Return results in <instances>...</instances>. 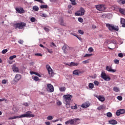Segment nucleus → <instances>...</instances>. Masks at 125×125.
<instances>
[{
  "instance_id": "obj_1",
  "label": "nucleus",
  "mask_w": 125,
  "mask_h": 125,
  "mask_svg": "<svg viewBox=\"0 0 125 125\" xmlns=\"http://www.w3.org/2000/svg\"><path fill=\"white\" fill-rule=\"evenodd\" d=\"M32 112L27 111L24 114H22L20 115L19 116H14L12 117L9 118V120H15V119H17V118H34L35 117V115L31 114Z\"/></svg>"
},
{
  "instance_id": "obj_2",
  "label": "nucleus",
  "mask_w": 125,
  "mask_h": 125,
  "mask_svg": "<svg viewBox=\"0 0 125 125\" xmlns=\"http://www.w3.org/2000/svg\"><path fill=\"white\" fill-rule=\"evenodd\" d=\"M106 27L108 28V30H110L111 32H113V31L118 32V31H119V27L118 26L112 25V24L109 23H106Z\"/></svg>"
},
{
  "instance_id": "obj_3",
  "label": "nucleus",
  "mask_w": 125,
  "mask_h": 125,
  "mask_svg": "<svg viewBox=\"0 0 125 125\" xmlns=\"http://www.w3.org/2000/svg\"><path fill=\"white\" fill-rule=\"evenodd\" d=\"M63 101L65 102V103H70L71 101H72V98H73V96L67 94V95H64L63 96Z\"/></svg>"
},
{
  "instance_id": "obj_4",
  "label": "nucleus",
  "mask_w": 125,
  "mask_h": 125,
  "mask_svg": "<svg viewBox=\"0 0 125 125\" xmlns=\"http://www.w3.org/2000/svg\"><path fill=\"white\" fill-rule=\"evenodd\" d=\"M101 77L102 79H103V80L106 82H109V81H111V78L109 77V76L107 75L105 72H102Z\"/></svg>"
},
{
  "instance_id": "obj_5",
  "label": "nucleus",
  "mask_w": 125,
  "mask_h": 125,
  "mask_svg": "<svg viewBox=\"0 0 125 125\" xmlns=\"http://www.w3.org/2000/svg\"><path fill=\"white\" fill-rule=\"evenodd\" d=\"M85 12V10L83 8L81 7L80 9L76 13H75L76 16H83L84 15V13Z\"/></svg>"
},
{
  "instance_id": "obj_6",
  "label": "nucleus",
  "mask_w": 125,
  "mask_h": 125,
  "mask_svg": "<svg viewBox=\"0 0 125 125\" xmlns=\"http://www.w3.org/2000/svg\"><path fill=\"white\" fill-rule=\"evenodd\" d=\"M27 25V23L25 22H20L18 23H16L15 27L16 29H22Z\"/></svg>"
},
{
  "instance_id": "obj_7",
  "label": "nucleus",
  "mask_w": 125,
  "mask_h": 125,
  "mask_svg": "<svg viewBox=\"0 0 125 125\" xmlns=\"http://www.w3.org/2000/svg\"><path fill=\"white\" fill-rule=\"evenodd\" d=\"M96 8L99 11H104L106 10V6L104 4H99L95 6Z\"/></svg>"
},
{
  "instance_id": "obj_8",
  "label": "nucleus",
  "mask_w": 125,
  "mask_h": 125,
  "mask_svg": "<svg viewBox=\"0 0 125 125\" xmlns=\"http://www.w3.org/2000/svg\"><path fill=\"white\" fill-rule=\"evenodd\" d=\"M46 90L48 92H54V87L53 85L50 83L47 84V87Z\"/></svg>"
},
{
  "instance_id": "obj_9",
  "label": "nucleus",
  "mask_w": 125,
  "mask_h": 125,
  "mask_svg": "<svg viewBox=\"0 0 125 125\" xmlns=\"http://www.w3.org/2000/svg\"><path fill=\"white\" fill-rule=\"evenodd\" d=\"M46 68L48 72V74L50 75L51 77H53V75L54 74V72H53V70H52V68L50 67V65L49 64H47L46 65Z\"/></svg>"
},
{
  "instance_id": "obj_10",
  "label": "nucleus",
  "mask_w": 125,
  "mask_h": 125,
  "mask_svg": "<svg viewBox=\"0 0 125 125\" xmlns=\"http://www.w3.org/2000/svg\"><path fill=\"white\" fill-rule=\"evenodd\" d=\"M62 49L63 50V53L66 54L68 53V50L70 49V47L67 45V44H64L63 46L62 47Z\"/></svg>"
},
{
  "instance_id": "obj_11",
  "label": "nucleus",
  "mask_w": 125,
  "mask_h": 125,
  "mask_svg": "<svg viewBox=\"0 0 125 125\" xmlns=\"http://www.w3.org/2000/svg\"><path fill=\"white\" fill-rule=\"evenodd\" d=\"M105 70H106L107 72H111V73H115V72H117V70L116 69H113L111 66H106Z\"/></svg>"
},
{
  "instance_id": "obj_12",
  "label": "nucleus",
  "mask_w": 125,
  "mask_h": 125,
  "mask_svg": "<svg viewBox=\"0 0 125 125\" xmlns=\"http://www.w3.org/2000/svg\"><path fill=\"white\" fill-rule=\"evenodd\" d=\"M125 109H120L116 111V115L117 116H120V115H122L123 114H125Z\"/></svg>"
},
{
  "instance_id": "obj_13",
  "label": "nucleus",
  "mask_w": 125,
  "mask_h": 125,
  "mask_svg": "<svg viewBox=\"0 0 125 125\" xmlns=\"http://www.w3.org/2000/svg\"><path fill=\"white\" fill-rule=\"evenodd\" d=\"M15 9L18 13H20V14H22V13H24L25 12L23 8H16Z\"/></svg>"
},
{
  "instance_id": "obj_14",
  "label": "nucleus",
  "mask_w": 125,
  "mask_h": 125,
  "mask_svg": "<svg viewBox=\"0 0 125 125\" xmlns=\"http://www.w3.org/2000/svg\"><path fill=\"white\" fill-rule=\"evenodd\" d=\"M95 97H96V98H98V99L99 100V101H101V102H104V101H105V98L103 96L96 95L95 96Z\"/></svg>"
},
{
  "instance_id": "obj_15",
  "label": "nucleus",
  "mask_w": 125,
  "mask_h": 125,
  "mask_svg": "<svg viewBox=\"0 0 125 125\" xmlns=\"http://www.w3.org/2000/svg\"><path fill=\"white\" fill-rule=\"evenodd\" d=\"M59 23L61 26H63L64 27H66L67 24L64 22V20L62 18H61L59 21Z\"/></svg>"
},
{
  "instance_id": "obj_16",
  "label": "nucleus",
  "mask_w": 125,
  "mask_h": 125,
  "mask_svg": "<svg viewBox=\"0 0 125 125\" xmlns=\"http://www.w3.org/2000/svg\"><path fill=\"white\" fill-rule=\"evenodd\" d=\"M21 79V75L17 74L15 76L14 81V82H19V81Z\"/></svg>"
},
{
  "instance_id": "obj_17",
  "label": "nucleus",
  "mask_w": 125,
  "mask_h": 125,
  "mask_svg": "<svg viewBox=\"0 0 125 125\" xmlns=\"http://www.w3.org/2000/svg\"><path fill=\"white\" fill-rule=\"evenodd\" d=\"M65 124L66 125H74V120H73V119L69 120L68 121H66Z\"/></svg>"
},
{
  "instance_id": "obj_18",
  "label": "nucleus",
  "mask_w": 125,
  "mask_h": 125,
  "mask_svg": "<svg viewBox=\"0 0 125 125\" xmlns=\"http://www.w3.org/2000/svg\"><path fill=\"white\" fill-rule=\"evenodd\" d=\"M72 120H73V125H79L80 122H78V121H81L80 118H75L72 119Z\"/></svg>"
},
{
  "instance_id": "obj_19",
  "label": "nucleus",
  "mask_w": 125,
  "mask_h": 125,
  "mask_svg": "<svg viewBox=\"0 0 125 125\" xmlns=\"http://www.w3.org/2000/svg\"><path fill=\"white\" fill-rule=\"evenodd\" d=\"M12 70L15 72H16L17 73H18L19 72V68L16 67V65H15V64H14L13 65Z\"/></svg>"
},
{
  "instance_id": "obj_20",
  "label": "nucleus",
  "mask_w": 125,
  "mask_h": 125,
  "mask_svg": "<svg viewBox=\"0 0 125 125\" xmlns=\"http://www.w3.org/2000/svg\"><path fill=\"white\" fill-rule=\"evenodd\" d=\"M121 24H122V27H123V28H125V19L121 18Z\"/></svg>"
},
{
  "instance_id": "obj_21",
  "label": "nucleus",
  "mask_w": 125,
  "mask_h": 125,
  "mask_svg": "<svg viewBox=\"0 0 125 125\" xmlns=\"http://www.w3.org/2000/svg\"><path fill=\"white\" fill-rule=\"evenodd\" d=\"M81 73H82V72H81V71L79 70H75L73 72V74L76 75H80V74H81Z\"/></svg>"
},
{
  "instance_id": "obj_22",
  "label": "nucleus",
  "mask_w": 125,
  "mask_h": 125,
  "mask_svg": "<svg viewBox=\"0 0 125 125\" xmlns=\"http://www.w3.org/2000/svg\"><path fill=\"white\" fill-rule=\"evenodd\" d=\"M119 11L121 14H123V15H125V9L120 8Z\"/></svg>"
},
{
  "instance_id": "obj_23",
  "label": "nucleus",
  "mask_w": 125,
  "mask_h": 125,
  "mask_svg": "<svg viewBox=\"0 0 125 125\" xmlns=\"http://www.w3.org/2000/svg\"><path fill=\"white\" fill-rule=\"evenodd\" d=\"M109 123L110 125H117L118 124V122L115 120L109 121Z\"/></svg>"
},
{
  "instance_id": "obj_24",
  "label": "nucleus",
  "mask_w": 125,
  "mask_h": 125,
  "mask_svg": "<svg viewBox=\"0 0 125 125\" xmlns=\"http://www.w3.org/2000/svg\"><path fill=\"white\" fill-rule=\"evenodd\" d=\"M117 2L119 4H125V0H117Z\"/></svg>"
},
{
  "instance_id": "obj_25",
  "label": "nucleus",
  "mask_w": 125,
  "mask_h": 125,
  "mask_svg": "<svg viewBox=\"0 0 125 125\" xmlns=\"http://www.w3.org/2000/svg\"><path fill=\"white\" fill-rule=\"evenodd\" d=\"M78 65H79V63H75L74 62H71L68 64V66H78Z\"/></svg>"
},
{
  "instance_id": "obj_26",
  "label": "nucleus",
  "mask_w": 125,
  "mask_h": 125,
  "mask_svg": "<svg viewBox=\"0 0 125 125\" xmlns=\"http://www.w3.org/2000/svg\"><path fill=\"white\" fill-rule=\"evenodd\" d=\"M81 107H82V108H88V107H89V105L87 104H83L81 105Z\"/></svg>"
},
{
  "instance_id": "obj_27",
  "label": "nucleus",
  "mask_w": 125,
  "mask_h": 125,
  "mask_svg": "<svg viewBox=\"0 0 125 125\" xmlns=\"http://www.w3.org/2000/svg\"><path fill=\"white\" fill-rule=\"evenodd\" d=\"M113 90H114V91H115V92H119L120 89L119 88H118L117 87H114Z\"/></svg>"
},
{
  "instance_id": "obj_28",
  "label": "nucleus",
  "mask_w": 125,
  "mask_h": 125,
  "mask_svg": "<svg viewBox=\"0 0 125 125\" xmlns=\"http://www.w3.org/2000/svg\"><path fill=\"white\" fill-rule=\"evenodd\" d=\"M71 109L72 110H77L78 109V106H77V104H75L74 106H71Z\"/></svg>"
},
{
  "instance_id": "obj_29",
  "label": "nucleus",
  "mask_w": 125,
  "mask_h": 125,
  "mask_svg": "<svg viewBox=\"0 0 125 125\" xmlns=\"http://www.w3.org/2000/svg\"><path fill=\"white\" fill-rule=\"evenodd\" d=\"M98 110H102L103 109H105V106H104V105H101L100 106H99L98 108H97Z\"/></svg>"
},
{
  "instance_id": "obj_30",
  "label": "nucleus",
  "mask_w": 125,
  "mask_h": 125,
  "mask_svg": "<svg viewBox=\"0 0 125 125\" xmlns=\"http://www.w3.org/2000/svg\"><path fill=\"white\" fill-rule=\"evenodd\" d=\"M60 90L62 92L65 91L66 90V88L65 87H60Z\"/></svg>"
},
{
  "instance_id": "obj_31",
  "label": "nucleus",
  "mask_w": 125,
  "mask_h": 125,
  "mask_svg": "<svg viewBox=\"0 0 125 125\" xmlns=\"http://www.w3.org/2000/svg\"><path fill=\"white\" fill-rule=\"evenodd\" d=\"M89 88H91V89H92V88H93V87H94V85L93 84V83H90L89 84Z\"/></svg>"
},
{
  "instance_id": "obj_32",
  "label": "nucleus",
  "mask_w": 125,
  "mask_h": 125,
  "mask_svg": "<svg viewBox=\"0 0 125 125\" xmlns=\"http://www.w3.org/2000/svg\"><path fill=\"white\" fill-rule=\"evenodd\" d=\"M33 10H35V11H39V7H38L37 6H34L33 7Z\"/></svg>"
},
{
  "instance_id": "obj_33",
  "label": "nucleus",
  "mask_w": 125,
  "mask_h": 125,
  "mask_svg": "<svg viewBox=\"0 0 125 125\" xmlns=\"http://www.w3.org/2000/svg\"><path fill=\"white\" fill-rule=\"evenodd\" d=\"M70 1H71V4L72 5H76L77 4V3L76 2V0H70Z\"/></svg>"
},
{
  "instance_id": "obj_34",
  "label": "nucleus",
  "mask_w": 125,
  "mask_h": 125,
  "mask_svg": "<svg viewBox=\"0 0 125 125\" xmlns=\"http://www.w3.org/2000/svg\"><path fill=\"white\" fill-rule=\"evenodd\" d=\"M14 58H16V55L11 56L9 57L10 60H13Z\"/></svg>"
},
{
  "instance_id": "obj_35",
  "label": "nucleus",
  "mask_w": 125,
  "mask_h": 125,
  "mask_svg": "<svg viewBox=\"0 0 125 125\" xmlns=\"http://www.w3.org/2000/svg\"><path fill=\"white\" fill-rule=\"evenodd\" d=\"M94 83L95 85H97V86H98L99 85V82L97 81H95L94 82Z\"/></svg>"
},
{
  "instance_id": "obj_36",
  "label": "nucleus",
  "mask_w": 125,
  "mask_h": 125,
  "mask_svg": "<svg viewBox=\"0 0 125 125\" xmlns=\"http://www.w3.org/2000/svg\"><path fill=\"white\" fill-rule=\"evenodd\" d=\"M88 50L89 52H93V50H94V49H93V48L91 47L88 48Z\"/></svg>"
},
{
  "instance_id": "obj_37",
  "label": "nucleus",
  "mask_w": 125,
  "mask_h": 125,
  "mask_svg": "<svg viewBox=\"0 0 125 125\" xmlns=\"http://www.w3.org/2000/svg\"><path fill=\"white\" fill-rule=\"evenodd\" d=\"M7 51H8V50H7V49H3L2 51V54H5V53H6V52H7Z\"/></svg>"
},
{
  "instance_id": "obj_38",
  "label": "nucleus",
  "mask_w": 125,
  "mask_h": 125,
  "mask_svg": "<svg viewBox=\"0 0 125 125\" xmlns=\"http://www.w3.org/2000/svg\"><path fill=\"white\" fill-rule=\"evenodd\" d=\"M90 56H92V54H86L84 57H90Z\"/></svg>"
},
{
  "instance_id": "obj_39",
  "label": "nucleus",
  "mask_w": 125,
  "mask_h": 125,
  "mask_svg": "<svg viewBox=\"0 0 125 125\" xmlns=\"http://www.w3.org/2000/svg\"><path fill=\"white\" fill-rule=\"evenodd\" d=\"M78 21L79 22H80V23H83V19L82 18H79Z\"/></svg>"
},
{
  "instance_id": "obj_40",
  "label": "nucleus",
  "mask_w": 125,
  "mask_h": 125,
  "mask_svg": "<svg viewBox=\"0 0 125 125\" xmlns=\"http://www.w3.org/2000/svg\"><path fill=\"white\" fill-rule=\"evenodd\" d=\"M112 115L111 112H108L107 113V117H108V118H111V117H112Z\"/></svg>"
},
{
  "instance_id": "obj_41",
  "label": "nucleus",
  "mask_w": 125,
  "mask_h": 125,
  "mask_svg": "<svg viewBox=\"0 0 125 125\" xmlns=\"http://www.w3.org/2000/svg\"><path fill=\"white\" fill-rule=\"evenodd\" d=\"M66 108H70L71 105H70V103H65Z\"/></svg>"
},
{
  "instance_id": "obj_42",
  "label": "nucleus",
  "mask_w": 125,
  "mask_h": 125,
  "mask_svg": "<svg viewBox=\"0 0 125 125\" xmlns=\"http://www.w3.org/2000/svg\"><path fill=\"white\" fill-rule=\"evenodd\" d=\"M33 79H34V81H36V82H38V81H39V77H38L36 76H34Z\"/></svg>"
},
{
  "instance_id": "obj_43",
  "label": "nucleus",
  "mask_w": 125,
  "mask_h": 125,
  "mask_svg": "<svg viewBox=\"0 0 125 125\" xmlns=\"http://www.w3.org/2000/svg\"><path fill=\"white\" fill-rule=\"evenodd\" d=\"M47 8V5H42L41 6V8L43 9V8Z\"/></svg>"
},
{
  "instance_id": "obj_44",
  "label": "nucleus",
  "mask_w": 125,
  "mask_h": 125,
  "mask_svg": "<svg viewBox=\"0 0 125 125\" xmlns=\"http://www.w3.org/2000/svg\"><path fill=\"white\" fill-rule=\"evenodd\" d=\"M117 99L119 100V101H122L123 100V97L121 96H119L117 97Z\"/></svg>"
},
{
  "instance_id": "obj_45",
  "label": "nucleus",
  "mask_w": 125,
  "mask_h": 125,
  "mask_svg": "<svg viewBox=\"0 0 125 125\" xmlns=\"http://www.w3.org/2000/svg\"><path fill=\"white\" fill-rule=\"evenodd\" d=\"M118 56L121 58H123L124 57V54H123V53H120L118 54Z\"/></svg>"
},
{
  "instance_id": "obj_46",
  "label": "nucleus",
  "mask_w": 125,
  "mask_h": 125,
  "mask_svg": "<svg viewBox=\"0 0 125 125\" xmlns=\"http://www.w3.org/2000/svg\"><path fill=\"white\" fill-rule=\"evenodd\" d=\"M78 33L80 34V35H83L84 32L82 30H78Z\"/></svg>"
},
{
  "instance_id": "obj_47",
  "label": "nucleus",
  "mask_w": 125,
  "mask_h": 125,
  "mask_svg": "<svg viewBox=\"0 0 125 125\" xmlns=\"http://www.w3.org/2000/svg\"><path fill=\"white\" fill-rule=\"evenodd\" d=\"M6 83H7V80H5V79H4L2 81V83L3 84H6Z\"/></svg>"
},
{
  "instance_id": "obj_48",
  "label": "nucleus",
  "mask_w": 125,
  "mask_h": 125,
  "mask_svg": "<svg viewBox=\"0 0 125 125\" xmlns=\"http://www.w3.org/2000/svg\"><path fill=\"white\" fill-rule=\"evenodd\" d=\"M47 120H51L53 119V117L51 116H49L47 117Z\"/></svg>"
},
{
  "instance_id": "obj_49",
  "label": "nucleus",
  "mask_w": 125,
  "mask_h": 125,
  "mask_svg": "<svg viewBox=\"0 0 125 125\" xmlns=\"http://www.w3.org/2000/svg\"><path fill=\"white\" fill-rule=\"evenodd\" d=\"M47 50L48 52H49V53H50L51 54L53 53V51H52V49H49L48 48H47Z\"/></svg>"
},
{
  "instance_id": "obj_50",
  "label": "nucleus",
  "mask_w": 125,
  "mask_h": 125,
  "mask_svg": "<svg viewBox=\"0 0 125 125\" xmlns=\"http://www.w3.org/2000/svg\"><path fill=\"white\" fill-rule=\"evenodd\" d=\"M83 64H87L88 63H89V61H88V60L84 61L83 62Z\"/></svg>"
},
{
  "instance_id": "obj_51",
  "label": "nucleus",
  "mask_w": 125,
  "mask_h": 125,
  "mask_svg": "<svg viewBox=\"0 0 125 125\" xmlns=\"http://www.w3.org/2000/svg\"><path fill=\"white\" fill-rule=\"evenodd\" d=\"M114 63L115 64H119V63H120V61L119 60H114Z\"/></svg>"
},
{
  "instance_id": "obj_52",
  "label": "nucleus",
  "mask_w": 125,
  "mask_h": 125,
  "mask_svg": "<svg viewBox=\"0 0 125 125\" xmlns=\"http://www.w3.org/2000/svg\"><path fill=\"white\" fill-rule=\"evenodd\" d=\"M30 21H31V22H36V19L34 17H32L30 19Z\"/></svg>"
},
{
  "instance_id": "obj_53",
  "label": "nucleus",
  "mask_w": 125,
  "mask_h": 125,
  "mask_svg": "<svg viewBox=\"0 0 125 125\" xmlns=\"http://www.w3.org/2000/svg\"><path fill=\"white\" fill-rule=\"evenodd\" d=\"M35 1H38V2H40V3H43V1L42 0H34Z\"/></svg>"
},
{
  "instance_id": "obj_54",
  "label": "nucleus",
  "mask_w": 125,
  "mask_h": 125,
  "mask_svg": "<svg viewBox=\"0 0 125 125\" xmlns=\"http://www.w3.org/2000/svg\"><path fill=\"white\" fill-rule=\"evenodd\" d=\"M35 55V56H42V55L41 53H36Z\"/></svg>"
},
{
  "instance_id": "obj_55",
  "label": "nucleus",
  "mask_w": 125,
  "mask_h": 125,
  "mask_svg": "<svg viewBox=\"0 0 125 125\" xmlns=\"http://www.w3.org/2000/svg\"><path fill=\"white\" fill-rule=\"evenodd\" d=\"M43 29L46 31V32H49V29L46 28V27H44Z\"/></svg>"
},
{
  "instance_id": "obj_56",
  "label": "nucleus",
  "mask_w": 125,
  "mask_h": 125,
  "mask_svg": "<svg viewBox=\"0 0 125 125\" xmlns=\"http://www.w3.org/2000/svg\"><path fill=\"white\" fill-rule=\"evenodd\" d=\"M23 42V40H20L18 41L19 43H20V44H22Z\"/></svg>"
},
{
  "instance_id": "obj_57",
  "label": "nucleus",
  "mask_w": 125,
  "mask_h": 125,
  "mask_svg": "<svg viewBox=\"0 0 125 125\" xmlns=\"http://www.w3.org/2000/svg\"><path fill=\"white\" fill-rule=\"evenodd\" d=\"M75 37H76V38H77V39H78V40H79V41H82V38L80 37L79 36L75 35Z\"/></svg>"
},
{
  "instance_id": "obj_58",
  "label": "nucleus",
  "mask_w": 125,
  "mask_h": 125,
  "mask_svg": "<svg viewBox=\"0 0 125 125\" xmlns=\"http://www.w3.org/2000/svg\"><path fill=\"white\" fill-rule=\"evenodd\" d=\"M22 105H24V106H29V104H28V103H24Z\"/></svg>"
},
{
  "instance_id": "obj_59",
  "label": "nucleus",
  "mask_w": 125,
  "mask_h": 125,
  "mask_svg": "<svg viewBox=\"0 0 125 125\" xmlns=\"http://www.w3.org/2000/svg\"><path fill=\"white\" fill-rule=\"evenodd\" d=\"M2 101H6V100L4 98L3 99H0V102H1Z\"/></svg>"
},
{
  "instance_id": "obj_60",
  "label": "nucleus",
  "mask_w": 125,
  "mask_h": 125,
  "mask_svg": "<svg viewBox=\"0 0 125 125\" xmlns=\"http://www.w3.org/2000/svg\"><path fill=\"white\" fill-rule=\"evenodd\" d=\"M57 104L59 105V106H60V105L62 104V103H61L60 101H58L57 102Z\"/></svg>"
},
{
  "instance_id": "obj_61",
  "label": "nucleus",
  "mask_w": 125,
  "mask_h": 125,
  "mask_svg": "<svg viewBox=\"0 0 125 125\" xmlns=\"http://www.w3.org/2000/svg\"><path fill=\"white\" fill-rule=\"evenodd\" d=\"M35 75H36V76H38V77H41V76L39 74V73L35 72Z\"/></svg>"
},
{
  "instance_id": "obj_62",
  "label": "nucleus",
  "mask_w": 125,
  "mask_h": 125,
  "mask_svg": "<svg viewBox=\"0 0 125 125\" xmlns=\"http://www.w3.org/2000/svg\"><path fill=\"white\" fill-rule=\"evenodd\" d=\"M30 73L31 75H34V74L35 75V72L33 71H30Z\"/></svg>"
},
{
  "instance_id": "obj_63",
  "label": "nucleus",
  "mask_w": 125,
  "mask_h": 125,
  "mask_svg": "<svg viewBox=\"0 0 125 125\" xmlns=\"http://www.w3.org/2000/svg\"><path fill=\"white\" fill-rule=\"evenodd\" d=\"M45 124L46 125H50V122H45Z\"/></svg>"
},
{
  "instance_id": "obj_64",
  "label": "nucleus",
  "mask_w": 125,
  "mask_h": 125,
  "mask_svg": "<svg viewBox=\"0 0 125 125\" xmlns=\"http://www.w3.org/2000/svg\"><path fill=\"white\" fill-rule=\"evenodd\" d=\"M68 8H69V9L72 8V5L71 4L68 5Z\"/></svg>"
}]
</instances>
